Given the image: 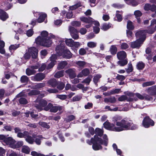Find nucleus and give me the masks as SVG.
I'll return each instance as SVG.
<instances>
[{
  "label": "nucleus",
  "instance_id": "3c124183",
  "mask_svg": "<svg viewBox=\"0 0 156 156\" xmlns=\"http://www.w3.org/2000/svg\"><path fill=\"white\" fill-rule=\"evenodd\" d=\"M40 91L37 90H32L28 93L29 95H36L39 94Z\"/></svg>",
  "mask_w": 156,
  "mask_h": 156
},
{
  "label": "nucleus",
  "instance_id": "bb28decb",
  "mask_svg": "<svg viewBox=\"0 0 156 156\" xmlns=\"http://www.w3.org/2000/svg\"><path fill=\"white\" fill-rule=\"evenodd\" d=\"M95 132L96 135L101 138V136L103 135L104 132L102 129L97 128L95 129Z\"/></svg>",
  "mask_w": 156,
  "mask_h": 156
},
{
  "label": "nucleus",
  "instance_id": "4468645a",
  "mask_svg": "<svg viewBox=\"0 0 156 156\" xmlns=\"http://www.w3.org/2000/svg\"><path fill=\"white\" fill-rule=\"evenodd\" d=\"M45 75L43 73H38L35 76L32 77L31 79L34 81H39L43 80L45 77Z\"/></svg>",
  "mask_w": 156,
  "mask_h": 156
},
{
  "label": "nucleus",
  "instance_id": "13d9d810",
  "mask_svg": "<svg viewBox=\"0 0 156 156\" xmlns=\"http://www.w3.org/2000/svg\"><path fill=\"white\" fill-rule=\"evenodd\" d=\"M74 119V116L73 115H71L67 117L66 118V120L67 122H69L73 120Z\"/></svg>",
  "mask_w": 156,
  "mask_h": 156
},
{
  "label": "nucleus",
  "instance_id": "39448f33",
  "mask_svg": "<svg viewBox=\"0 0 156 156\" xmlns=\"http://www.w3.org/2000/svg\"><path fill=\"white\" fill-rule=\"evenodd\" d=\"M38 53V50L34 47H30L28 49V52H27L24 55L25 59H28L30 58L31 55L32 58L35 59V61H38L37 58Z\"/></svg>",
  "mask_w": 156,
  "mask_h": 156
},
{
  "label": "nucleus",
  "instance_id": "c85d7f7f",
  "mask_svg": "<svg viewBox=\"0 0 156 156\" xmlns=\"http://www.w3.org/2000/svg\"><path fill=\"white\" fill-rule=\"evenodd\" d=\"M26 140L30 144H32L34 142V139L32 136L28 135V134L25 137Z\"/></svg>",
  "mask_w": 156,
  "mask_h": 156
},
{
  "label": "nucleus",
  "instance_id": "bf43d9fd",
  "mask_svg": "<svg viewBox=\"0 0 156 156\" xmlns=\"http://www.w3.org/2000/svg\"><path fill=\"white\" fill-rule=\"evenodd\" d=\"M34 34V31L31 29L28 30L26 32L27 35L28 37L31 36Z\"/></svg>",
  "mask_w": 156,
  "mask_h": 156
},
{
  "label": "nucleus",
  "instance_id": "c756f323",
  "mask_svg": "<svg viewBox=\"0 0 156 156\" xmlns=\"http://www.w3.org/2000/svg\"><path fill=\"white\" fill-rule=\"evenodd\" d=\"M67 64V63L66 61H62L58 64L57 68L59 69H63Z\"/></svg>",
  "mask_w": 156,
  "mask_h": 156
},
{
  "label": "nucleus",
  "instance_id": "a878e982",
  "mask_svg": "<svg viewBox=\"0 0 156 156\" xmlns=\"http://www.w3.org/2000/svg\"><path fill=\"white\" fill-rule=\"evenodd\" d=\"M144 8L146 10L151 9L152 11H153L156 9V6L154 5L151 6L149 4H147L145 5Z\"/></svg>",
  "mask_w": 156,
  "mask_h": 156
},
{
  "label": "nucleus",
  "instance_id": "6e6d98bb",
  "mask_svg": "<svg viewBox=\"0 0 156 156\" xmlns=\"http://www.w3.org/2000/svg\"><path fill=\"white\" fill-rule=\"evenodd\" d=\"M82 98V96L80 95L76 96L73 98V100L74 101H77L80 100Z\"/></svg>",
  "mask_w": 156,
  "mask_h": 156
},
{
  "label": "nucleus",
  "instance_id": "4d7b16f0",
  "mask_svg": "<svg viewBox=\"0 0 156 156\" xmlns=\"http://www.w3.org/2000/svg\"><path fill=\"white\" fill-rule=\"evenodd\" d=\"M128 68L126 69V72L128 73H129L133 71V68L132 66L131 63H129Z\"/></svg>",
  "mask_w": 156,
  "mask_h": 156
},
{
  "label": "nucleus",
  "instance_id": "864d4df0",
  "mask_svg": "<svg viewBox=\"0 0 156 156\" xmlns=\"http://www.w3.org/2000/svg\"><path fill=\"white\" fill-rule=\"evenodd\" d=\"M19 47V44L12 45L9 47V49L10 51L12 50H15L16 49Z\"/></svg>",
  "mask_w": 156,
  "mask_h": 156
},
{
  "label": "nucleus",
  "instance_id": "f3484780",
  "mask_svg": "<svg viewBox=\"0 0 156 156\" xmlns=\"http://www.w3.org/2000/svg\"><path fill=\"white\" fill-rule=\"evenodd\" d=\"M66 73L69 75V77L71 79H73L76 76L74 70L69 69L65 71Z\"/></svg>",
  "mask_w": 156,
  "mask_h": 156
},
{
  "label": "nucleus",
  "instance_id": "9d476101",
  "mask_svg": "<svg viewBox=\"0 0 156 156\" xmlns=\"http://www.w3.org/2000/svg\"><path fill=\"white\" fill-rule=\"evenodd\" d=\"M47 102L44 99H41L40 100L39 103V105L36 104L35 106L39 110L41 111L44 110V108L47 107Z\"/></svg>",
  "mask_w": 156,
  "mask_h": 156
},
{
  "label": "nucleus",
  "instance_id": "7ed1b4c3",
  "mask_svg": "<svg viewBox=\"0 0 156 156\" xmlns=\"http://www.w3.org/2000/svg\"><path fill=\"white\" fill-rule=\"evenodd\" d=\"M48 33L46 31L44 30L41 34V36H39L35 39V43L38 45L44 46L49 47L52 42L48 37Z\"/></svg>",
  "mask_w": 156,
  "mask_h": 156
},
{
  "label": "nucleus",
  "instance_id": "338daca9",
  "mask_svg": "<svg viewBox=\"0 0 156 156\" xmlns=\"http://www.w3.org/2000/svg\"><path fill=\"white\" fill-rule=\"evenodd\" d=\"M127 98V97L126 95H122L118 98V100L120 101H122L126 100Z\"/></svg>",
  "mask_w": 156,
  "mask_h": 156
},
{
  "label": "nucleus",
  "instance_id": "37998d69",
  "mask_svg": "<svg viewBox=\"0 0 156 156\" xmlns=\"http://www.w3.org/2000/svg\"><path fill=\"white\" fill-rule=\"evenodd\" d=\"M23 144V142L22 141H18L16 144H15L14 146H12V148H18L22 146Z\"/></svg>",
  "mask_w": 156,
  "mask_h": 156
},
{
  "label": "nucleus",
  "instance_id": "c03bdc74",
  "mask_svg": "<svg viewBox=\"0 0 156 156\" xmlns=\"http://www.w3.org/2000/svg\"><path fill=\"white\" fill-rule=\"evenodd\" d=\"M45 85L44 83H39L34 86L33 88L36 89H39L44 87Z\"/></svg>",
  "mask_w": 156,
  "mask_h": 156
},
{
  "label": "nucleus",
  "instance_id": "a19ab883",
  "mask_svg": "<svg viewBox=\"0 0 156 156\" xmlns=\"http://www.w3.org/2000/svg\"><path fill=\"white\" fill-rule=\"evenodd\" d=\"M28 134V133L27 131H25L23 132V133H22L19 132L17 135V136L18 137L20 138H22L24 137L25 138V137Z\"/></svg>",
  "mask_w": 156,
  "mask_h": 156
},
{
  "label": "nucleus",
  "instance_id": "ea45409f",
  "mask_svg": "<svg viewBox=\"0 0 156 156\" xmlns=\"http://www.w3.org/2000/svg\"><path fill=\"white\" fill-rule=\"evenodd\" d=\"M101 77V75L100 74H97L94 76L93 81L96 84L99 81V79Z\"/></svg>",
  "mask_w": 156,
  "mask_h": 156
},
{
  "label": "nucleus",
  "instance_id": "f257e3e1",
  "mask_svg": "<svg viewBox=\"0 0 156 156\" xmlns=\"http://www.w3.org/2000/svg\"><path fill=\"white\" fill-rule=\"evenodd\" d=\"M103 137V139H102L97 135H95L93 138H91L90 140H87V142L90 145L93 144L92 148L94 150H98L102 148L101 145H104L106 146L108 145V139L107 136L104 134Z\"/></svg>",
  "mask_w": 156,
  "mask_h": 156
},
{
  "label": "nucleus",
  "instance_id": "1a4fd4ad",
  "mask_svg": "<svg viewBox=\"0 0 156 156\" xmlns=\"http://www.w3.org/2000/svg\"><path fill=\"white\" fill-rule=\"evenodd\" d=\"M40 65V64L38 63L36 65L32 66L30 68H27L26 71L27 75L29 76L34 74L36 72L35 69H38Z\"/></svg>",
  "mask_w": 156,
  "mask_h": 156
},
{
  "label": "nucleus",
  "instance_id": "f03ea898",
  "mask_svg": "<svg viewBox=\"0 0 156 156\" xmlns=\"http://www.w3.org/2000/svg\"><path fill=\"white\" fill-rule=\"evenodd\" d=\"M116 131L120 132L125 130H134L137 128V126L133 124L131 121L126 119L121 120V122L116 124Z\"/></svg>",
  "mask_w": 156,
  "mask_h": 156
},
{
  "label": "nucleus",
  "instance_id": "603ef678",
  "mask_svg": "<svg viewBox=\"0 0 156 156\" xmlns=\"http://www.w3.org/2000/svg\"><path fill=\"white\" fill-rule=\"evenodd\" d=\"M92 78L91 76H89L87 78L84 79L82 82V83H87L89 84L91 81Z\"/></svg>",
  "mask_w": 156,
  "mask_h": 156
},
{
  "label": "nucleus",
  "instance_id": "5701e85b",
  "mask_svg": "<svg viewBox=\"0 0 156 156\" xmlns=\"http://www.w3.org/2000/svg\"><path fill=\"white\" fill-rule=\"evenodd\" d=\"M117 56L119 59L122 60L126 57V54L124 51H121L117 53Z\"/></svg>",
  "mask_w": 156,
  "mask_h": 156
},
{
  "label": "nucleus",
  "instance_id": "69168bd1",
  "mask_svg": "<svg viewBox=\"0 0 156 156\" xmlns=\"http://www.w3.org/2000/svg\"><path fill=\"white\" fill-rule=\"evenodd\" d=\"M129 47L128 44L126 43H123L121 44V48L122 49H126Z\"/></svg>",
  "mask_w": 156,
  "mask_h": 156
},
{
  "label": "nucleus",
  "instance_id": "b1692460",
  "mask_svg": "<svg viewBox=\"0 0 156 156\" xmlns=\"http://www.w3.org/2000/svg\"><path fill=\"white\" fill-rule=\"evenodd\" d=\"M80 20L86 23H91L92 21H94L93 19L90 17H82L80 18Z\"/></svg>",
  "mask_w": 156,
  "mask_h": 156
},
{
  "label": "nucleus",
  "instance_id": "a18cd8bd",
  "mask_svg": "<svg viewBox=\"0 0 156 156\" xmlns=\"http://www.w3.org/2000/svg\"><path fill=\"white\" fill-rule=\"evenodd\" d=\"M155 83V82L153 81H151L149 82H147L144 83L142 84V86L143 87H146L149 86H151L154 85Z\"/></svg>",
  "mask_w": 156,
  "mask_h": 156
},
{
  "label": "nucleus",
  "instance_id": "20e7f679",
  "mask_svg": "<svg viewBox=\"0 0 156 156\" xmlns=\"http://www.w3.org/2000/svg\"><path fill=\"white\" fill-rule=\"evenodd\" d=\"M60 44L58 45L55 49L56 53L60 56L66 59L71 58L72 56L70 51L64 47V43L59 42Z\"/></svg>",
  "mask_w": 156,
  "mask_h": 156
},
{
  "label": "nucleus",
  "instance_id": "0eeeda50",
  "mask_svg": "<svg viewBox=\"0 0 156 156\" xmlns=\"http://www.w3.org/2000/svg\"><path fill=\"white\" fill-rule=\"evenodd\" d=\"M62 109V107L61 106H53L52 104L49 103L44 108V110L48 111L50 109L51 112H56L58 110L61 111Z\"/></svg>",
  "mask_w": 156,
  "mask_h": 156
},
{
  "label": "nucleus",
  "instance_id": "2f4dec72",
  "mask_svg": "<svg viewBox=\"0 0 156 156\" xmlns=\"http://www.w3.org/2000/svg\"><path fill=\"white\" fill-rule=\"evenodd\" d=\"M111 27V24L110 23H105L102 25L101 29L105 31Z\"/></svg>",
  "mask_w": 156,
  "mask_h": 156
},
{
  "label": "nucleus",
  "instance_id": "680f3d73",
  "mask_svg": "<svg viewBox=\"0 0 156 156\" xmlns=\"http://www.w3.org/2000/svg\"><path fill=\"white\" fill-rule=\"evenodd\" d=\"M120 90V89H115L111 90L110 91V93L111 94H114L119 93Z\"/></svg>",
  "mask_w": 156,
  "mask_h": 156
},
{
  "label": "nucleus",
  "instance_id": "de8ad7c7",
  "mask_svg": "<svg viewBox=\"0 0 156 156\" xmlns=\"http://www.w3.org/2000/svg\"><path fill=\"white\" fill-rule=\"evenodd\" d=\"M20 81L22 83H27L28 81V78L26 76H23L21 77Z\"/></svg>",
  "mask_w": 156,
  "mask_h": 156
},
{
  "label": "nucleus",
  "instance_id": "4c0bfd02",
  "mask_svg": "<svg viewBox=\"0 0 156 156\" xmlns=\"http://www.w3.org/2000/svg\"><path fill=\"white\" fill-rule=\"evenodd\" d=\"M43 138L41 135H39L37 136L35 138V141L36 144L38 145H40L41 143V140Z\"/></svg>",
  "mask_w": 156,
  "mask_h": 156
},
{
  "label": "nucleus",
  "instance_id": "9b49d317",
  "mask_svg": "<svg viewBox=\"0 0 156 156\" xmlns=\"http://www.w3.org/2000/svg\"><path fill=\"white\" fill-rule=\"evenodd\" d=\"M57 59V56L55 54L52 55L50 57V60L51 62L48 64L46 67L47 69H49L52 68L55 65L56 63V60Z\"/></svg>",
  "mask_w": 156,
  "mask_h": 156
},
{
  "label": "nucleus",
  "instance_id": "09e8293b",
  "mask_svg": "<svg viewBox=\"0 0 156 156\" xmlns=\"http://www.w3.org/2000/svg\"><path fill=\"white\" fill-rule=\"evenodd\" d=\"M20 103L21 104H26L28 103L27 100L25 98L21 97L19 100Z\"/></svg>",
  "mask_w": 156,
  "mask_h": 156
},
{
  "label": "nucleus",
  "instance_id": "4be33fe9",
  "mask_svg": "<svg viewBox=\"0 0 156 156\" xmlns=\"http://www.w3.org/2000/svg\"><path fill=\"white\" fill-rule=\"evenodd\" d=\"M0 18L2 20L5 21L8 18V16L5 12L0 10Z\"/></svg>",
  "mask_w": 156,
  "mask_h": 156
},
{
  "label": "nucleus",
  "instance_id": "ddd939ff",
  "mask_svg": "<svg viewBox=\"0 0 156 156\" xmlns=\"http://www.w3.org/2000/svg\"><path fill=\"white\" fill-rule=\"evenodd\" d=\"M104 127L108 130L116 131V127L113 124H110L109 122L106 121L104 124Z\"/></svg>",
  "mask_w": 156,
  "mask_h": 156
},
{
  "label": "nucleus",
  "instance_id": "58836bf2",
  "mask_svg": "<svg viewBox=\"0 0 156 156\" xmlns=\"http://www.w3.org/2000/svg\"><path fill=\"white\" fill-rule=\"evenodd\" d=\"M136 66L138 69L141 70L144 68L145 64L142 62H140L137 63Z\"/></svg>",
  "mask_w": 156,
  "mask_h": 156
},
{
  "label": "nucleus",
  "instance_id": "a211bd4d",
  "mask_svg": "<svg viewBox=\"0 0 156 156\" xmlns=\"http://www.w3.org/2000/svg\"><path fill=\"white\" fill-rule=\"evenodd\" d=\"M34 16H37V15H39V17L37 20V22L39 23L42 22L46 17V15L45 14L39 13L38 12H36L34 14Z\"/></svg>",
  "mask_w": 156,
  "mask_h": 156
},
{
  "label": "nucleus",
  "instance_id": "412c9836",
  "mask_svg": "<svg viewBox=\"0 0 156 156\" xmlns=\"http://www.w3.org/2000/svg\"><path fill=\"white\" fill-rule=\"evenodd\" d=\"M148 93L151 95L156 94V86L149 88L147 90Z\"/></svg>",
  "mask_w": 156,
  "mask_h": 156
},
{
  "label": "nucleus",
  "instance_id": "f8f14e48",
  "mask_svg": "<svg viewBox=\"0 0 156 156\" xmlns=\"http://www.w3.org/2000/svg\"><path fill=\"white\" fill-rule=\"evenodd\" d=\"M69 30L71 35L73 38L74 39H77L79 38V36L78 31L74 27L71 26L69 27Z\"/></svg>",
  "mask_w": 156,
  "mask_h": 156
},
{
  "label": "nucleus",
  "instance_id": "2eb2a0df",
  "mask_svg": "<svg viewBox=\"0 0 156 156\" xmlns=\"http://www.w3.org/2000/svg\"><path fill=\"white\" fill-rule=\"evenodd\" d=\"M135 94V96L140 100H150L151 99L150 96L146 94H144L143 95H142L140 93H136Z\"/></svg>",
  "mask_w": 156,
  "mask_h": 156
},
{
  "label": "nucleus",
  "instance_id": "e433bc0d",
  "mask_svg": "<svg viewBox=\"0 0 156 156\" xmlns=\"http://www.w3.org/2000/svg\"><path fill=\"white\" fill-rule=\"evenodd\" d=\"M97 43L93 41H90L87 43V46L90 48L95 47L97 46Z\"/></svg>",
  "mask_w": 156,
  "mask_h": 156
},
{
  "label": "nucleus",
  "instance_id": "79ce46f5",
  "mask_svg": "<svg viewBox=\"0 0 156 156\" xmlns=\"http://www.w3.org/2000/svg\"><path fill=\"white\" fill-rule=\"evenodd\" d=\"M64 72L63 71H60L57 72L54 75L55 77L56 78H59L60 77L63 76L64 75Z\"/></svg>",
  "mask_w": 156,
  "mask_h": 156
},
{
  "label": "nucleus",
  "instance_id": "c9c22d12",
  "mask_svg": "<svg viewBox=\"0 0 156 156\" xmlns=\"http://www.w3.org/2000/svg\"><path fill=\"white\" fill-rule=\"evenodd\" d=\"M22 151L24 153L28 154L30 152V149L27 146H23L22 147Z\"/></svg>",
  "mask_w": 156,
  "mask_h": 156
},
{
  "label": "nucleus",
  "instance_id": "5fc2aeb1",
  "mask_svg": "<svg viewBox=\"0 0 156 156\" xmlns=\"http://www.w3.org/2000/svg\"><path fill=\"white\" fill-rule=\"evenodd\" d=\"M71 25L75 27H79L81 25V23L79 21H74L71 22Z\"/></svg>",
  "mask_w": 156,
  "mask_h": 156
},
{
  "label": "nucleus",
  "instance_id": "7c9ffc66",
  "mask_svg": "<svg viewBox=\"0 0 156 156\" xmlns=\"http://www.w3.org/2000/svg\"><path fill=\"white\" fill-rule=\"evenodd\" d=\"M74 41L71 39H66L65 42L67 45L72 48L73 47Z\"/></svg>",
  "mask_w": 156,
  "mask_h": 156
},
{
  "label": "nucleus",
  "instance_id": "aec40b11",
  "mask_svg": "<svg viewBox=\"0 0 156 156\" xmlns=\"http://www.w3.org/2000/svg\"><path fill=\"white\" fill-rule=\"evenodd\" d=\"M90 73V71L87 68L84 69L79 73L77 76V77L78 78H79L82 77L83 76H86L88 75Z\"/></svg>",
  "mask_w": 156,
  "mask_h": 156
},
{
  "label": "nucleus",
  "instance_id": "8fccbe9b",
  "mask_svg": "<svg viewBox=\"0 0 156 156\" xmlns=\"http://www.w3.org/2000/svg\"><path fill=\"white\" fill-rule=\"evenodd\" d=\"M127 29L129 30H133L134 28L132 23L130 21H128L127 22Z\"/></svg>",
  "mask_w": 156,
  "mask_h": 156
},
{
  "label": "nucleus",
  "instance_id": "dca6fc26",
  "mask_svg": "<svg viewBox=\"0 0 156 156\" xmlns=\"http://www.w3.org/2000/svg\"><path fill=\"white\" fill-rule=\"evenodd\" d=\"M143 42L139 41V39H137L136 41L131 42L130 46L132 48H138L143 44Z\"/></svg>",
  "mask_w": 156,
  "mask_h": 156
},
{
  "label": "nucleus",
  "instance_id": "6e6552de",
  "mask_svg": "<svg viewBox=\"0 0 156 156\" xmlns=\"http://www.w3.org/2000/svg\"><path fill=\"white\" fill-rule=\"evenodd\" d=\"M143 126L145 128H148L150 125L153 126L154 125V121L148 117H145L143 121Z\"/></svg>",
  "mask_w": 156,
  "mask_h": 156
},
{
  "label": "nucleus",
  "instance_id": "e2e57ef3",
  "mask_svg": "<svg viewBox=\"0 0 156 156\" xmlns=\"http://www.w3.org/2000/svg\"><path fill=\"white\" fill-rule=\"evenodd\" d=\"M57 97L61 100H64L67 98V96L66 95H58Z\"/></svg>",
  "mask_w": 156,
  "mask_h": 156
},
{
  "label": "nucleus",
  "instance_id": "052dcab7",
  "mask_svg": "<svg viewBox=\"0 0 156 156\" xmlns=\"http://www.w3.org/2000/svg\"><path fill=\"white\" fill-rule=\"evenodd\" d=\"M127 76H123V75H118L116 76L117 78L119 80L122 81L125 80Z\"/></svg>",
  "mask_w": 156,
  "mask_h": 156
},
{
  "label": "nucleus",
  "instance_id": "0e129e2a",
  "mask_svg": "<svg viewBox=\"0 0 156 156\" xmlns=\"http://www.w3.org/2000/svg\"><path fill=\"white\" fill-rule=\"evenodd\" d=\"M25 124L27 126L33 128H35L37 127V125L35 123L32 124L30 123H29V122H26Z\"/></svg>",
  "mask_w": 156,
  "mask_h": 156
},
{
  "label": "nucleus",
  "instance_id": "49530a36",
  "mask_svg": "<svg viewBox=\"0 0 156 156\" xmlns=\"http://www.w3.org/2000/svg\"><path fill=\"white\" fill-rule=\"evenodd\" d=\"M39 124L42 127L47 129H49L50 127V126L47 123L45 122H39Z\"/></svg>",
  "mask_w": 156,
  "mask_h": 156
},
{
  "label": "nucleus",
  "instance_id": "6ab92c4d",
  "mask_svg": "<svg viewBox=\"0 0 156 156\" xmlns=\"http://www.w3.org/2000/svg\"><path fill=\"white\" fill-rule=\"evenodd\" d=\"M5 142L6 144L9 145L12 148V146L14 145L16 141L12 138L9 137L6 138L5 139Z\"/></svg>",
  "mask_w": 156,
  "mask_h": 156
},
{
  "label": "nucleus",
  "instance_id": "473e14b6",
  "mask_svg": "<svg viewBox=\"0 0 156 156\" xmlns=\"http://www.w3.org/2000/svg\"><path fill=\"white\" fill-rule=\"evenodd\" d=\"M134 14L137 19L138 22L139 23L140 22V20L138 18L141 16L142 15L141 12L140 11L137 10L134 12Z\"/></svg>",
  "mask_w": 156,
  "mask_h": 156
},
{
  "label": "nucleus",
  "instance_id": "774afa93",
  "mask_svg": "<svg viewBox=\"0 0 156 156\" xmlns=\"http://www.w3.org/2000/svg\"><path fill=\"white\" fill-rule=\"evenodd\" d=\"M46 67V65L45 63L42 64L41 66L38 69L39 71H42L44 70Z\"/></svg>",
  "mask_w": 156,
  "mask_h": 156
},
{
  "label": "nucleus",
  "instance_id": "72a5a7b5",
  "mask_svg": "<svg viewBox=\"0 0 156 156\" xmlns=\"http://www.w3.org/2000/svg\"><path fill=\"white\" fill-rule=\"evenodd\" d=\"M122 119V118L121 116L119 115H116L114 117L112 118V121L114 123L116 122V125L118 122H121V120Z\"/></svg>",
  "mask_w": 156,
  "mask_h": 156
},
{
  "label": "nucleus",
  "instance_id": "423d86ee",
  "mask_svg": "<svg viewBox=\"0 0 156 156\" xmlns=\"http://www.w3.org/2000/svg\"><path fill=\"white\" fill-rule=\"evenodd\" d=\"M154 31V29L147 30H140L138 31L136 33L135 35L137 39L143 42L146 38V34L147 32L149 34H152Z\"/></svg>",
  "mask_w": 156,
  "mask_h": 156
},
{
  "label": "nucleus",
  "instance_id": "393cba45",
  "mask_svg": "<svg viewBox=\"0 0 156 156\" xmlns=\"http://www.w3.org/2000/svg\"><path fill=\"white\" fill-rule=\"evenodd\" d=\"M76 66L79 68H82L86 66L87 63L83 61H79L76 62Z\"/></svg>",
  "mask_w": 156,
  "mask_h": 156
},
{
  "label": "nucleus",
  "instance_id": "cd10ccee",
  "mask_svg": "<svg viewBox=\"0 0 156 156\" xmlns=\"http://www.w3.org/2000/svg\"><path fill=\"white\" fill-rule=\"evenodd\" d=\"M48 83L49 84L53 87H55L57 84V81L55 79H50L48 81Z\"/></svg>",
  "mask_w": 156,
  "mask_h": 156
},
{
  "label": "nucleus",
  "instance_id": "f704fd0d",
  "mask_svg": "<svg viewBox=\"0 0 156 156\" xmlns=\"http://www.w3.org/2000/svg\"><path fill=\"white\" fill-rule=\"evenodd\" d=\"M110 51L112 54L115 55L117 51V49L115 46L112 45L110 48Z\"/></svg>",
  "mask_w": 156,
  "mask_h": 156
}]
</instances>
